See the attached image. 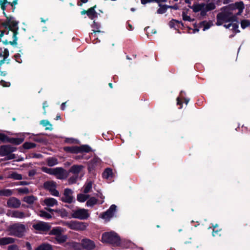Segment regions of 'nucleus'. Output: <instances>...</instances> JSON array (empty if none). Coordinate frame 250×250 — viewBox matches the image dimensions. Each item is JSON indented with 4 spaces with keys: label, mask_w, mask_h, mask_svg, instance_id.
Wrapping results in <instances>:
<instances>
[{
    "label": "nucleus",
    "mask_w": 250,
    "mask_h": 250,
    "mask_svg": "<svg viewBox=\"0 0 250 250\" xmlns=\"http://www.w3.org/2000/svg\"><path fill=\"white\" fill-rule=\"evenodd\" d=\"M5 21L1 23V25L3 26L4 29L3 30H0V38L3 36L5 33L6 35L9 34H11L13 41H10V39H7L3 42L5 44H10L11 45H16L17 44V35L18 33L19 22L15 20L14 18L12 16L7 17Z\"/></svg>",
    "instance_id": "obj_1"
},
{
    "label": "nucleus",
    "mask_w": 250,
    "mask_h": 250,
    "mask_svg": "<svg viewBox=\"0 0 250 250\" xmlns=\"http://www.w3.org/2000/svg\"><path fill=\"white\" fill-rule=\"evenodd\" d=\"M234 9L232 6L228 5L223 7L222 11L217 15L216 24L219 26L224 22L237 21L238 18L235 12H234Z\"/></svg>",
    "instance_id": "obj_2"
},
{
    "label": "nucleus",
    "mask_w": 250,
    "mask_h": 250,
    "mask_svg": "<svg viewBox=\"0 0 250 250\" xmlns=\"http://www.w3.org/2000/svg\"><path fill=\"white\" fill-rule=\"evenodd\" d=\"M6 231L9 235L21 238L23 236L26 231V228L23 224L16 223L8 226Z\"/></svg>",
    "instance_id": "obj_3"
},
{
    "label": "nucleus",
    "mask_w": 250,
    "mask_h": 250,
    "mask_svg": "<svg viewBox=\"0 0 250 250\" xmlns=\"http://www.w3.org/2000/svg\"><path fill=\"white\" fill-rule=\"evenodd\" d=\"M195 13L201 12V15L204 16L208 11L213 10L215 8V5L213 3L210 2L208 4L205 3H194L192 6H188Z\"/></svg>",
    "instance_id": "obj_4"
},
{
    "label": "nucleus",
    "mask_w": 250,
    "mask_h": 250,
    "mask_svg": "<svg viewBox=\"0 0 250 250\" xmlns=\"http://www.w3.org/2000/svg\"><path fill=\"white\" fill-rule=\"evenodd\" d=\"M102 240L103 242L109 243L114 246H118L120 244L119 236L114 232L104 233L102 235Z\"/></svg>",
    "instance_id": "obj_5"
},
{
    "label": "nucleus",
    "mask_w": 250,
    "mask_h": 250,
    "mask_svg": "<svg viewBox=\"0 0 250 250\" xmlns=\"http://www.w3.org/2000/svg\"><path fill=\"white\" fill-rule=\"evenodd\" d=\"M63 225L71 229L76 231H83L86 229L88 224L77 221H70L63 222Z\"/></svg>",
    "instance_id": "obj_6"
},
{
    "label": "nucleus",
    "mask_w": 250,
    "mask_h": 250,
    "mask_svg": "<svg viewBox=\"0 0 250 250\" xmlns=\"http://www.w3.org/2000/svg\"><path fill=\"white\" fill-rule=\"evenodd\" d=\"M71 216L73 218L85 220L89 217L88 210L84 208H79L72 210Z\"/></svg>",
    "instance_id": "obj_7"
},
{
    "label": "nucleus",
    "mask_w": 250,
    "mask_h": 250,
    "mask_svg": "<svg viewBox=\"0 0 250 250\" xmlns=\"http://www.w3.org/2000/svg\"><path fill=\"white\" fill-rule=\"evenodd\" d=\"M16 150V147L11 145H3L0 146V155L7 156H15L14 154H12Z\"/></svg>",
    "instance_id": "obj_8"
},
{
    "label": "nucleus",
    "mask_w": 250,
    "mask_h": 250,
    "mask_svg": "<svg viewBox=\"0 0 250 250\" xmlns=\"http://www.w3.org/2000/svg\"><path fill=\"white\" fill-rule=\"evenodd\" d=\"M43 188L49 190L50 193L55 196H59V191L56 189V184L53 181H47L43 184Z\"/></svg>",
    "instance_id": "obj_9"
},
{
    "label": "nucleus",
    "mask_w": 250,
    "mask_h": 250,
    "mask_svg": "<svg viewBox=\"0 0 250 250\" xmlns=\"http://www.w3.org/2000/svg\"><path fill=\"white\" fill-rule=\"evenodd\" d=\"M21 202L18 198L12 197L7 199L6 206L9 208H20Z\"/></svg>",
    "instance_id": "obj_10"
},
{
    "label": "nucleus",
    "mask_w": 250,
    "mask_h": 250,
    "mask_svg": "<svg viewBox=\"0 0 250 250\" xmlns=\"http://www.w3.org/2000/svg\"><path fill=\"white\" fill-rule=\"evenodd\" d=\"M73 191L69 188L64 189L63 195L61 198V200L67 203H71L73 202L74 198L72 196Z\"/></svg>",
    "instance_id": "obj_11"
},
{
    "label": "nucleus",
    "mask_w": 250,
    "mask_h": 250,
    "mask_svg": "<svg viewBox=\"0 0 250 250\" xmlns=\"http://www.w3.org/2000/svg\"><path fill=\"white\" fill-rule=\"evenodd\" d=\"M33 227L37 230L42 231H47L51 228L50 225L48 223L44 222H39L37 224H34Z\"/></svg>",
    "instance_id": "obj_12"
},
{
    "label": "nucleus",
    "mask_w": 250,
    "mask_h": 250,
    "mask_svg": "<svg viewBox=\"0 0 250 250\" xmlns=\"http://www.w3.org/2000/svg\"><path fill=\"white\" fill-rule=\"evenodd\" d=\"M81 244L83 249L86 250H92L96 246L94 242L88 238H84L82 239Z\"/></svg>",
    "instance_id": "obj_13"
},
{
    "label": "nucleus",
    "mask_w": 250,
    "mask_h": 250,
    "mask_svg": "<svg viewBox=\"0 0 250 250\" xmlns=\"http://www.w3.org/2000/svg\"><path fill=\"white\" fill-rule=\"evenodd\" d=\"M116 210V206L112 205L109 208L101 215L102 218L109 221V219L114 216Z\"/></svg>",
    "instance_id": "obj_14"
},
{
    "label": "nucleus",
    "mask_w": 250,
    "mask_h": 250,
    "mask_svg": "<svg viewBox=\"0 0 250 250\" xmlns=\"http://www.w3.org/2000/svg\"><path fill=\"white\" fill-rule=\"evenodd\" d=\"M54 175L59 179H66L68 176L67 171L61 167H56Z\"/></svg>",
    "instance_id": "obj_15"
},
{
    "label": "nucleus",
    "mask_w": 250,
    "mask_h": 250,
    "mask_svg": "<svg viewBox=\"0 0 250 250\" xmlns=\"http://www.w3.org/2000/svg\"><path fill=\"white\" fill-rule=\"evenodd\" d=\"M11 217L18 218V219H23L26 217H29L30 216L29 214H26L23 211H21L18 210H13L11 212L9 213V214Z\"/></svg>",
    "instance_id": "obj_16"
},
{
    "label": "nucleus",
    "mask_w": 250,
    "mask_h": 250,
    "mask_svg": "<svg viewBox=\"0 0 250 250\" xmlns=\"http://www.w3.org/2000/svg\"><path fill=\"white\" fill-rule=\"evenodd\" d=\"M229 6H232L234 7V12L236 10V9H238L239 11L237 13H235L236 15L238 16L241 14L243 12V9L244 8V5L243 2H237L234 4H231L229 5Z\"/></svg>",
    "instance_id": "obj_17"
},
{
    "label": "nucleus",
    "mask_w": 250,
    "mask_h": 250,
    "mask_svg": "<svg viewBox=\"0 0 250 250\" xmlns=\"http://www.w3.org/2000/svg\"><path fill=\"white\" fill-rule=\"evenodd\" d=\"M15 239L12 237H2L0 238V246H4L10 244H13Z\"/></svg>",
    "instance_id": "obj_18"
},
{
    "label": "nucleus",
    "mask_w": 250,
    "mask_h": 250,
    "mask_svg": "<svg viewBox=\"0 0 250 250\" xmlns=\"http://www.w3.org/2000/svg\"><path fill=\"white\" fill-rule=\"evenodd\" d=\"M83 166L82 165H74L69 170V172H71L75 175H78V173L82 170Z\"/></svg>",
    "instance_id": "obj_19"
},
{
    "label": "nucleus",
    "mask_w": 250,
    "mask_h": 250,
    "mask_svg": "<svg viewBox=\"0 0 250 250\" xmlns=\"http://www.w3.org/2000/svg\"><path fill=\"white\" fill-rule=\"evenodd\" d=\"M23 141V138H9L8 137L7 142L18 145L22 143Z\"/></svg>",
    "instance_id": "obj_20"
},
{
    "label": "nucleus",
    "mask_w": 250,
    "mask_h": 250,
    "mask_svg": "<svg viewBox=\"0 0 250 250\" xmlns=\"http://www.w3.org/2000/svg\"><path fill=\"white\" fill-rule=\"evenodd\" d=\"M44 203L45 205L49 207H53L58 205L57 201L53 198H47L44 200Z\"/></svg>",
    "instance_id": "obj_21"
},
{
    "label": "nucleus",
    "mask_w": 250,
    "mask_h": 250,
    "mask_svg": "<svg viewBox=\"0 0 250 250\" xmlns=\"http://www.w3.org/2000/svg\"><path fill=\"white\" fill-rule=\"evenodd\" d=\"M13 194V191L10 189L3 188L0 189V196L10 197Z\"/></svg>",
    "instance_id": "obj_22"
},
{
    "label": "nucleus",
    "mask_w": 250,
    "mask_h": 250,
    "mask_svg": "<svg viewBox=\"0 0 250 250\" xmlns=\"http://www.w3.org/2000/svg\"><path fill=\"white\" fill-rule=\"evenodd\" d=\"M92 151L91 148L88 145L78 146V153H88Z\"/></svg>",
    "instance_id": "obj_23"
},
{
    "label": "nucleus",
    "mask_w": 250,
    "mask_h": 250,
    "mask_svg": "<svg viewBox=\"0 0 250 250\" xmlns=\"http://www.w3.org/2000/svg\"><path fill=\"white\" fill-rule=\"evenodd\" d=\"M95 7L96 5H95L94 7L90 8L87 10V15L91 19H93L97 17V13L94 10Z\"/></svg>",
    "instance_id": "obj_24"
},
{
    "label": "nucleus",
    "mask_w": 250,
    "mask_h": 250,
    "mask_svg": "<svg viewBox=\"0 0 250 250\" xmlns=\"http://www.w3.org/2000/svg\"><path fill=\"white\" fill-rule=\"evenodd\" d=\"M64 150L66 152H69L73 153H78V146L64 147Z\"/></svg>",
    "instance_id": "obj_25"
},
{
    "label": "nucleus",
    "mask_w": 250,
    "mask_h": 250,
    "mask_svg": "<svg viewBox=\"0 0 250 250\" xmlns=\"http://www.w3.org/2000/svg\"><path fill=\"white\" fill-rule=\"evenodd\" d=\"M67 239V235L62 234V233L55 237L56 240L59 243H62L65 242L66 241Z\"/></svg>",
    "instance_id": "obj_26"
},
{
    "label": "nucleus",
    "mask_w": 250,
    "mask_h": 250,
    "mask_svg": "<svg viewBox=\"0 0 250 250\" xmlns=\"http://www.w3.org/2000/svg\"><path fill=\"white\" fill-rule=\"evenodd\" d=\"M89 198V195L83 194L81 193L78 194L77 196V200L80 202H84Z\"/></svg>",
    "instance_id": "obj_27"
},
{
    "label": "nucleus",
    "mask_w": 250,
    "mask_h": 250,
    "mask_svg": "<svg viewBox=\"0 0 250 250\" xmlns=\"http://www.w3.org/2000/svg\"><path fill=\"white\" fill-rule=\"evenodd\" d=\"M113 174L112 170L111 168H106L103 173V177L104 178L108 179L110 177H111Z\"/></svg>",
    "instance_id": "obj_28"
},
{
    "label": "nucleus",
    "mask_w": 250,
    "mask_h": 250,
    "mask_svg": "<svg viewBox=\"0 0 250 250\" xmlns=\"http://www.w3.org/2000/svg\"><path fill=\"white\" fill-rule=\"evenodd\" d=\"M62 229L59 227H56L53 228L49 232V234L50 235H54L56 236L59 235L61 233H62Z\"/></svg>",
    "instance_id": "obj_29"
},
{
    "label": "nucleus",
    "mask_w": 250,
    "mask_h": 250,
    "mask_svg": "<svg viewBox=\"0 0 250 250\" xmlns=\"http://www.w3.org/2000/svg\"><path fill=\"white\" fill-rule=\"evenodd\" d=\"M36 146V144L31 142H25L22 146V148L25 149L33 148Z\"/></svg>",
    "instance_id": "obj_30"
},
{
    "label": "nucleus",
    "mask_w": 250,
    "mask_h": 250,
    "mask_svg": "<svg viewBox=\"0 0 250 250\" xmlns=\"http://www.w3.org/2000/svg\"><path fill=\"white\" fill-rule=\"evenodd\" d=\"M40 123L43 126L45 127L46 130H52V125L49 123V122L48 120H42Z\"/></svg>",
    "instance_id": "obj_31"
},
{
    "label": "nucleus",
    "mask_w": 250,
    "mask_h": 250,
    "mask_svg": "<svg viewBox=\"0 0 250 250\" xmlns=\"http://www.w3.org/2000/svg\"><path fill=\"white\" fill-rule=\"evenodd\" d=\"M36 198L33 195L28 196L24 197L23 201L29 204H33L35 200H36Z\"/></svg>",
    "instance_id": "obj_32"
},
{
    "label": "nucleus",
    "mask_w": 250,
    "mask_h": 250,
    "mask_svg": "<svg viewBox=\"0 0 250 250\" xmlns=\"http://www.w3.org/2000/svg\"><path fill=\"white\" fill-rule=\"evenodd\" d=\"M92 183L91 182H89L83 186V192L87 193L90 191L92 189Z\"/></svg>",
    "instance_id": "obj_33"
},
{
    "label": "nucleus",
    "mask_w": 250,
    "mask_h": 250,
    "mask_svg": "<svg viewBox=\"0 0 250 250\" xmlns=\"http://www.w3.org/2000/svg\"><path fill=\"white\" fill-rule=\"evenodd\" d=\"M36 250H53V249L50 245L43 244L39 247Z\"/></svg>",
    "instance_id": "obj_34"
},
{
    "label": "nucleus",
    "mask_w": 250,
    "mask_h": 250,
    "mask_svg": "<svg viewBox=\"0 0 250 250\" xmlns=\"http://www.w3.org/2000/svg\"><path fill=\"white\" fill-rule=\"evenodd\" d=\"M9 56V51L7 49H5L3 52V54L2 55V60H0V65H2L5 61H6V59Z\"/></svg>",
    "instance_id": "obj_35"
},
{
    "label": "nucleus",
    "mask_w": 250,
    "mask_h": 250,
    "mask_svg": "<svg viewBox=\"0 0 250 250\" xmlns=\"http://www.w3.org/2000/svg\"><path fill=\"white\" fill-rule=\"evenodd\" d=\"M97 202V199L95 197H91L86 202V205L89 207H92L94 205L96 204Z\"/></svg>",
    "instance_id": "obj_36"
},
{
    "label": "nucleus",
    "mask_w": 250,
    "mask_h": 250,
    "mask_svg": "<svg viewBox=\"0 0 250 250\" xmlns=\"http://www.w3.org/2000/svg\"><path fill=\"white\" fill-rule=\"evenodd\" d=\"M159 6L160 7L157 10V13L158 14H163L165 13L168 8L167 5H162L161 4H159Z\"/></svg>",
    "instance_id": "obj_37"
},
{
    "label": "nucleus",
    "mask_w": 250,
    "mask_h": 250,
    "mask_svg": "<svg viewBox=\"0 0 250 250\" xmlns=\"http://www.w3.org/2000/svg\"><path fill=\"white\" fill-rule=\"evenodd\" d=\"M55 212L62 217H66L68 215V213L64 209H55Z\"/></svg>",
    "instance_id": "obj_38"
},
{
    "label": "nucleus",
    "mask_w": 250,
    "mask_h": 250,
    "mask_svg": "<svg viewBox=\"0 0 250 250\" xmlns=\"http://www.w3.org/2000/svg\"><path fill=\"white\" fill-rule=\"evenodd\" d=\"M58 164V161L55 157H51L48 159L47 164L49 166L52 167Z\"/></svg>",
    "instance_id": "obj_39"
},
{
    "label": "nucleus",
    "mask_w": 250,
    "mask_h": 250,
    "mask_svg": "<svg viewBox=\"0 0 250 250\" xmlns=\"http://www.w3.org/2000/svg\"><path fill=\"white\" fill-rule=\"evenodd\" d=\"M39 215L42 217L45 218L47 219H50L52 217V216L49 213L43 210L40 211Z\"/></svg>",
    "instance_id": "obj_40"
},
{
    "label": "nucleus",
    "mask_w": 250,
    "mask_h": 250,
    "mask_svg": "<svg viewBox=\"0 0 250 250\" xmlns=\"http://www.w3.org/2000/svg\"><path fill=\"white\" fill-rule=\"evenodd\" d=\"M250 26V21L248 20H243L241 21V26L243 29Z\"/></svg>",
    "instance_id": "obj_41"
},
{
    "label": "nucleus",
    "mask_w": 250,
    "mask_h": 250,
    "mask_svg": "<svg viewBox=\"0 0 250 250\" xmlns=\"http://www.w3.org/2000/svg\"><path fill=\"white\" fill-rule=\"evenodd\" d=\"M10 177L15 180H21L22 179L21 175L16 172L12 173Z\"/></svg>",
    "instance_id": "obj_42"
},
{
    "label": "nucleus",
    "mask_w": 250,
    "mask_h": 250,
    "mask_svg": "<svg viewBox=\"0 0 250 250\" xmlns=\"http://www.w3.org/2000/svg\"><path fill=\"white\" fill-rule=\"evenodd\" d=\"M78 175H74L69 178L68 179V182L69 184H72L76 182L78 179Z\"/></svg>",
    "instance_id": "obj_43"
},
{
    "label": "nucleus",
    "mask_w": 250,
    "mask_h": 250,
    "mask_svg": "<svg viewBox=\"0 0 250 250\" xmlns=\"http://www.w3.org/2000/svg\"><path fill=\"white\" fill-rule=\"evenodd\" d=\"M56 170V168H44V171H45L46 173L54 175L55 174Z\"/></svg>",
    "instance_id": "obj_44"
},
{
    "label": "nucleus",
    "mask_w": 250,
    "mask_h": 250,
    "mask_svg": "<svg viewBox=\"0 0 250 250\" xmlns=\"http://www.w3.org/2000/svg\"><path fill=\"white\" fill-rule=\"evenodd\" d=\"M7 250H20L19 247L17 245L13 244L10 245L7 248Z\"/></svg>",
    "instance_id": "obj_45"
},
{
    "label": "nucleus",
    "mask_w": 250,
    "mask_h": 250,
    "mask_svg": "<svg viewBox=\"0 0 250 250\" xmlns=\"http://www.w3.org/2000/svg\"><path fill=\"white\" fill-rule=\"evenodd\" d=\"M182 16H183V19L184 21H192L191 18L189 16L187 15L186 14V12H183Z\"/></svg>",
    "instance_id": "obj_46"
},
{
    "label": "nucleus",
    "mask_w": 250,
    "mask_h": 250,
    "mask_svg": "<svg viewBox=\"0 0 250 250\" xmlns=\"http://www.w3.org/2000/svg\"><path fill=\"white\" fill-rule=\"evenodd\" d=\"M8 137L4 134L0 133V140L3 142H7Z\"/></svg>",
    "instance_id": "obj_47"
},
{
    "label": "nucleus",
    "mask_w": 250,
    "mask_h": 250,
    "mask_svg": "<svg viewBox=\"0 0 250 250\" xmlns=\"http://www.w3.org/2000/svg\"><path fill=\"white\" fill-rule=\"evenodd\" d=\"M18 191L20 193L27 194L29 193V189L26 188H19Z\"/></svg>",
    "instance_id": "obj_48"
},
{
    "label": "nucleus",
    "mask_w": 250,
    "mask_h": 250,
    "mask_svg": "<svg viewBox=\"0 0 250 250\" xmlns=\"http://www.w3.org/2000/svg\"><path fill=\"white\" fill-rule=\"evenodd\" d=\"M0 83L3 87H9L10 85V83L9 82H7L3 80H1Z\"/></svg>",
    "instance_id": "obj_49"
},
{
    "label": "nucleus",
    "mask_w": 250,
    "mask_h": 250,
    "mask_svg": "<svg viewBox=\"0 0 250 250\" xmlns=\"http://www.w3.org/2000/svg\"><path fill=\"white\" fill-rule=\"evenodd\" d=\"M232 29L236 32V33H239L240 31L238 29V25L237 23H233L232 24Z\"/></svg>",
    "instance_id": "obj_50"
},
{
    "label": "nucleus",
    "mask_w": 250,
    "mask_h": 250,
    "mask_svg": "<svg viewBox=\"0 0 250 250\" xmlns=\"http://www.w3.org/2000/svg\"><path fill=\"white\" fill-rule=\"evenodd\" d=\"M18 0H14L12 2H8V4L12 7L13 11L14 10L15 7V6L17 4Z\"/></svg>",
    "instance_id": "obj_51"
},
{
    "label": "nucleus",
    "mask_w": 250,
    "mask_h": 250,
    "mask_svg": "<svg viewBox=\"0 0 250 250\" xmlns=\"http://www.w3.org/2000/svg\"><path fill=\"white\" fill-rule=\"evenodd\" d=\"M203 24L204 25V30H205L206 29H207L209 28L211 26V23L209 22H203Z\"/></svg>",
    "instance_id": "obj_52"
},
{
    "label": "nucleus",
    "mask_w": 250,
    "mask_h": 250,
    "mask_svg": "<svg viewBox=\"0 0 250 250\" xmlns=\"http://www.w3.org/2000/svg\"><path fill=\"white\" fill-rule=\"evenodd\" d=\"M33 140L36 141V142H39V143H43L44 142V140L42 138H38L37 137H35L33 138Z\"/></svg>",
    "instance_id": "obj_53"
},
{
    "label": "nucleus",
    "mask_w": 250,
    "mask_h": 250,
    "mask_svg": "<svg viewBox=\"0 0 250 250\" xmlns=\"http://www.w3.org/2000/svg\"><path fill=\"white\" fill-rule=\"evenodd\" d=\"M168 7L171 9H173L175 10H177L179 8L177 4H175L173 6H168Z\"/></svg>",
    "instance_id": "obj_54"
},
{
    "label": "nucleus",
    "mask_w": 250,
    "mask_h": 250,
    "mask_svg": "<svg viewBox=\"0 0 250 250\" xmlns=\"http://www.w3.org/2000/svg\"><path fill=\"white\" fill-rule=\"evenodd\" d=\"M71 245L74 248H77L78 246H79L80 244L76 242H72L71 243Z\"/></svg>",
    "instance_id": "obj_55"
},
{
    "label": "nucleus",
    "mask_w": 250,
    "mask_h": 250,
    "mask_svg": "<svg viewBox=\"0 0 250 250\" xmlns=\"http://www.w3.org/2000/svg\"><path fill=\"white\" fill-rule=\"evenodd\" d=\"M26 246L27 247V248L28 249V250H32V247H31V244L29 243V242H26Z\"/></svg>",
    "instance_id": "obj_56"
},
{
    "label": "nucleus",
    "mask_w": 250,
    "mask_h": 250,
    "mask_svg": "<svg viewBox=\"0 0 250 250\" xmlns=\"http://www.w3.org/2000/svg\"><path fill=\"white\" fill-rule=\"evenodd\" d=\"M152 0H141V3L143 4H145L147 2H150Z\"/></svg>",
    "instance_id": "obj_57"
},
{
    "label": "nucleus",
    "mask_w": 250,
    "mask_h": 250,
    "mask_svg": "<svg viewBox=\"0 0 250 250\" xmlns=\"http://www.w3.org/2000/svg\"><path fill=\"white\" fill-rule=\"evenodd\" d=\"M0 6H1V8L4 11L5 10V9H6V6L5 5V4L0 3Z\"/></svg>",
    "instance_id": "obj_58"
},
{
    "label": "nucleus",
    "mask_w": 250,
    "mask_h": 250,
    "mask_svg": "<svg viewBox=\"0 0 250 250\" xmlns=\"http://www.w3.org/2000/svg\"><path fill=\"white\" fill-rule=\"evenodd\" d=\"M153 1H154L157 3H159V4H160V3L161 2H167V0H152Z\"/></svg>",
    "instance_id": "obj_59"
},
{
    "label": "nucleus",
    "mask_w": 250,
    "mask_h": 250,
    "mask_svg": "<svg viewBox=\"0 0 250 250\" xmlns=\"http://www.w3.org/2000/svg\"><path fill=\"white\" fill-rule=\"evenodd\" d=\"M66 102L63 103L61 105V109L63 110L65 109Z\"/></svg>",
    "instance_id": "obj_60"
},
{
    "label": "nucleus",
    "mask_w": 250,
    "mask_h": 250,
    "mask_svg": "<svg viewBox=\"0 0 250 250\" xmlns=\"http://www.w3.org/2000/svg\"><path fill=\"white\" fill-rule=\"evenodd\" d=\"M232 23H229L228 24H224V26L226 28H229L231 26H232Z\"/></svg>",
    "instance_id": "obj_61"
},
{
    "label": "nucleus",
    "mask_w": 250,
    "mask_h": 250,
    "mask_svg": "<svg viewBox=\"0 0 250 250\" xmlns=\"http://www.w3.org/2000/svg\"><path fill=\"white\" fill-rule=\"evenodd\" d=\"M9 2L7 1V0H0V3H4V4H6V3H8Z\"/></svg>",
    "instance_id": "obj_62"
},
{
    "label": "nucleus",
    "mask_w": 250,
    "mask_h": 250,
    "mask_svg": "<svg viewBox=\"0 0 250 250\" xmlns=\"http://www.w3.org/2000/svg\"><path fill=\"white\" fill-rule=\"evenodd\" d=\"M45 209H46L47 211H48L49 212H52V211H54L55 212V209H51L50 208H45Z\"/></svg>",
    "instance_id": "obj_63"
},
{
    "label": "nucleus",
    "mask_w": 250,
    "mask_h": 250,
    "mask_svg": "<svg viewBox=\"0 0 250 250\" xmlns=\"http://www.w3.org/2000/svg\"><path fill=\"white\" fill-rule=\"evenodd\" d=\"M21 183V185H28V183L27 182H25V181H21L20 182Z\"/></svg>",
    "instance_id": "obj_64"
}]
</instances>
